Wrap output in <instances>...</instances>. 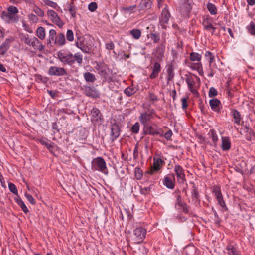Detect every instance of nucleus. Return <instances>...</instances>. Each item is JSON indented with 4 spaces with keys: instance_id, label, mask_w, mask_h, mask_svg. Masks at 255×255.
Segmentation results:
<instances>
[{
    "instance_id": "obj_1",
    "label": "nucleus",
    "mask_w": 255,
    "mask_h": 255,
    "mask_svg": "<svg viewBox=\"0 0 255 255\" xmlns=\"http://www.w3.org/2000/svg\"><path fill=\"white\" fill-rule=\"evenodd\" d=\"M57 55L59 60L64 65L72 66L76 62L79 65H81L83 62V56L79 53L73 54L70 52L65 53L60 51Z\"/></svg>"
},
{
    "instance_id": "obj_2",
    "label": "nucleus",
    "mask_w": 255,
    "mask_h": 255,
    "mask_svg": "<svg viewBox=\"0 0 255 255\" xmlns=\"http://www.w3.org/2000/svg\"><path fill=\"white\" fill-rule=\"evenodd\" d=\"M91 169L93 171H98L106 175L108 173L106 162L101 157H98L93 159L91 162Z\"/></svg>"
},
{
    "instance_id": "obj_3",
    "label": "nucleus",
    "mask_w": 255,
    "mask_h": 255,
    "mask_svg": "<svg viewBox=\"0 0 255 255\" xmlns=\"http://www.w3.org/2000/svg\"><path fill=\"white\" fill-rule=\"evenodd\" d=\"M76 45L84 53H90L93 50V44L90 38H83L80 42H77Z\"/></svg>"
},
{
    "instance_id": "obj_4",
    "label": "nucleus",
    "mask_w": 255,
    "mask_h": 255,
    "mask_svg": "<svg viewBox=\"0 0 255 255\" xmlns=\"http://www.w3.org/2000/svg\"><path fill=\"white\" fill-rule=\"evenodd\" d=\"M146 234V230L143 228H136L133 231V240L135 243L140 244L145 239Z\"/></svg>"
},
{
    "instance_id": "obj_5",
    "label": "nucleus",
    "mask_w": 255,
    "mask_h": 255,
    "mask_svg": "<svg viewBox=\"0 0 255 255\" xmlns=\"http://www.w3.org/2000/svg\"><path fill=\"white\" fill-rule=\"evenodd\" d=\"M95 68L101 77L106 80L110 71L108 65L104 62H101L97 63Z\"/></svg>"
},
{
    "instance_id": "obj_6",
    "label": "nucleus",
    "mask_w": 255,
    "mask_h": 255,
    "mask_svg": "<svg viewBox=\"0 0 255 255\" xmlns=\"http://www.w3.org/2000/svg\"><path fill=\"white\" fill-rule=\"evenodd\" d=\"M164 161L159 157L155 156L153 157V164L152 167L145 173L153 175L155 171H159L162 167Z\"/></svg>"
},
{
    "instance_id": "obj_7",
    "label": "nucleus",
    "mask_w": 255,
    "mask_h": 255,
    "mask_svg": "<svg viewBox=\"0 0 255 255\" xmlns=\"http://www.w3.org/2000/svg\"><path fill=\"white\" fill-rule=\"evenodd\" d=\"M170 17V14L168 9L167 5L162 10L161 15L159 18V23L163 29H166V25L168 23L169 18Z\"/></svg>"
},
{
    "instance_id": "obj_8",
    "label": "nucleus",
    "mask_w": 255,
    "mask_h": 255,
    "mask_svg": "<svg viewBox=\"0 0 255 255\" xmlns=\"http://www.w3.org/2000/svg\"><path fill=\"white\" fill-rule=\"evenodd\" d=\"M91 121L98 124H102L104 122L103 116L100 111L96 107H94L91 111Z\"/></svg>"
},
{
    "instance_id": "obj_9",
    "label": "nucleus",
    "mask_w": 255,
    "mask_h": 255,
    "mask_svg": "<svg viewBox=\"0 0 255 255\" xmlns=\"http://www.w3.org/2000/svg\"><path fill=\"white\" fill-rule=\"evenodd\" d=\"M47 15L51 21L59 28L63 27L64 23L55 11L52 10H48L47 12Z\"/></svg>"
},
{
    "instance_id": "obj_10",
    "label": "nucleus",
    "mask_w": 255,
    "mask_h": 255,
    "mask_svg": "<svg viewBox=\"0 0 255 255\" xmlns=\"http://www.w3.org/2000/svg\"><path fill=\"white\" fill-rule=\"evenodd\" d=\"M48 73L50 76H63L67 75V71L64 68L56 66L50 67Z\"/></svg>"
},
{
    "instance_id": "obj_11",
    "label": "nucleus",
    "mask_w": 255,
    "mask_h": 255,
    "mask_svg": "<svg viewBox=\"0 0 255 255\" xmlns=\"http://www.w3.org/2000/svg\"><path fill=\"white\" fill-rule=\"evenodd\" d=\"M144 132L145 134H149L152 136L159 135L160 137L163 136V131L159 128H154L151 126H146L144 127Z\"/></svg>"
},
{
    "instance_id": "obj_12",
    "label": "nucleus",
    "mask_w": 255,
    "mask_h": 255,
    "mask_svg": "<svg viewBox=\"0 0 255 255\" xmlns=\"http://www.w3.org/2000/svg\"><path fill=\"white\" fill-rule=\"evenodd\" d=\"M174 172L176 175L177 181L179 183L183 184L186 181L184 170L180 165L177 164L174 167Z\"/></svg>"
},
{
    "instance_id": "obj_13",
    "label": "nucleus",
    "mask_w": 255,
    "mask_h": 255,
    "mask_svg": "<svg viewBox=\"0 0 255 255\" xmlns=\"http://www.w3.org/2000/svg\"><path fill=\"white\" fill-rule=\"evenodd\" d=\"M14 40V39L13 37H10L5 39L4 41L0 46V57L2 56H4L6 53L9 49L12 42H13Z\"/></svg>"
},
{
    "instance_id": "obj_14",
    "label": "nucleus",
    "mask_w": 255,
    "mask_h": 255,
    "mask_svg": "<svg viewBox=\"0 0 255 255\" xmlns=\"http://www.w3.org/2000/svg\"><path fill=\"white\" fill-rule=\"evenodd\" d=\"M175 175L172 173L169 176L165 177L163 183L168 188L173 189L175 187Z\"/></svg>"
},
{
    "instance_id": "obj_15",
    "label": "nucleus",
    "mask_w": 255,
    "mask_h": 255,
    "mask_svg": "<svg viewBox=\"0 0 255 255\" xmlns=\"http://www.w3.org/2000/svg\"><path fill=\"white\" fill-rule=\"evenodd\" d=\"M120 134V128L116 124L112 125L111 128V140L112 142L114 141L119 136Z\"/></svg>"
},
{
    "instance_id": "obj_16",
    "label": "nucleus",
    "mask_w": 255,
    "mask_h": 255,
    "mask_svg": "<svg viewBox=\"0 0 255 255\" xmlns=\"http://www.w3.org/2000/svg\"><path fill=\"white\" fill-rule=\"evenodd\" d=\"M1 18L7 23H10V22H17L18 21L17 16L13 15L8 12L3 11L1 15Z\"/></svg>"
},
{
    "instance_id": "obj_17",
    "label": "nucleus",
    "mask_w": 255,
    "mask_h": 255,
    "mask_svg": "<svg viewBox=\"0 0 255 255\" xmlns=\"http://www.w3.org/2000/svg\"><path fill=\"white\" fill-rule=\"evenodd\" d=\"M209 104L213 111L217 112L218 113L221 112L222 107L220 106L221 104L219 100L217 98L211 99L209 101Z\"/></svg>"
},
{
    "instance_id": "obj_18",
    "label": "nucleus",
    "mask_w": 255,
    "mask_h": 255,
    "mask_svg": "<svg viewBox=\"0 0 255 255\" xmlns=\"http://www.w3.org/2000/svg\"><path fill=\"white\" fill-rule=\"evenodd\" d=\"M161 65L158 62H155L153 67H152V73L149 75V78L151 79H154L158 76L159 73L161 71Z\"/></svg>"
},
{
    "instance_id": "obj_19",
    "label": "nucleus",
    "mask_w": 255,
    "mask_h": 255,
    "mask_svg": "<svg viewBox=\"0 0 255 255\" xmlns=\"http://www.w3.org/2000/svg\"><path fill=\"white\" fill-rule=\"evenodd\" d=\"M152 2L151 0H141L138 6L140 11H146L151 8Z\"/></svg>"
},
{
    "instance_id": "obj_20",
    "label": "nucleus",
    "mask_w": 255,
    "mask_h": 255,
    "mask_svg": "<svg viewBox=\"0 0 255 255\" xmlns=\"http://www.w3.org/2000/svg\"><path fill=\"white\" fill-rule=\"evenodd\" d=\"M185 81L188 85L190 91L194 94H198L197 90L194 88L195 82L192 77H187Z\"/></svg>"
},
{
    "instance_id": "obj_21",
    "label": "nucleus",
    "mask_w": 255,
    "mask_h": 255,
    "mask_svg": "<svg viewBox=\"0 0 255 255\" xmlns=\"http://www.w3.org/2000/svg\"><path fill=\"white\" fill-rule=\"evenodd\" d=\"M32 39V43L30 46H32L34 49L38 50L40 51H42L44 49V46L36 37H33Z\"/></svg>"
},
{
    "instance_id": "obj_22",
    "label": "nucleus",
    "mask_w": 255,
    "mask_h": 255,
    "mask_svg": "<svg viewBox=\"0 0 255 255\" xmlns=\"http://www.w3.org/2000/svg\"><path fill=\"white\" fill-rule=\"evenodd\" d=\"M154 110H152L150 113L146 112L141 114L139 117V121L141 123L145 125L147 122L149 121L152 118V114L153 113Z\"/></svg>"
},
{
    "instance_id": "obj_23",
    "label": "nucleus",
    "mask_w": 255,
    "mask_h": 255,
    "mask_svg": "<svg viewBox=\"0 0 255 255\" xmlns=\"http://www.w3.org/2000/svg\"><path fill=\"white\" fill-rule=\"evenodd\" d=\"M231 147V143L230 139L227 137H222V144L221 148L223 151L229 150Z\"/></svg>"
},
{
    "instance_id": "obj_24",
    "label": "nucleus",
    "mask_w": 255,
    "mask_h": 255,
    "mask_svg": "<svg viewBox=\"0 0 255 255\" xmlns=\"http://www.w3.org/2000/svg\"><path fill=\"white\" fill-rule=\"evenodd\" d=\"M84 92L86 96L90 97L97 98L98 97L97 91L93 87H86L85 89Z\"/></svg>"
},
{
    "instance_id": "obj_25",
    "label": "nucleus",
    "mask_w": 255,
    "mask_h": 255,
    "mask_svg": "<svg viewBox=\"0 0 255 255\" xmlns=\"http://www.w3.org/2000/svg\"><path fill=\"white\" fill-rule=\"evenodd\" d=\"M231 115L233 116L234 122L238 125H240L241 120L240 113L237 110L233 109L231 111Z\"/></svg>"
},
{
    "instance_id": "obj_26",
    "label": "nucleus",
    "mask_w": 255,
    "mask_h": 255,
    "mask_svg": "<svg viewBox=\"0 0 255 255\" xmlns=\"http://www.w3.org/2000/svg\"><path fill=\"white\" fill-rule=\"evenodd\" d=\"M196 248L194 246H187L184 250V255H195Z\"/></svg>"
},
{
    "instance_id": "obj_27",
    "label": "nucleus",
    "mask_w": 255,
    "mask_h": 255,
    "mask_svg": "<svg viewBox=\"0 0 255 255\" xmlns=\"http://www.w3.org/2000/svg\"><path fill=\"white\" fill-rule=\"evenodd\" d=\"M65 43V37L64 34L60 33L58 34L57 38L55 41V44H57L58 46H62Z\"/></svg>"
},
{
    "instance_id": "obj_28",
    "label": "nucleus",
    "mask_w": 255,
    "mask_h": 255,
    "mask_svg": "<svg viewBox=\"0 0 255 255\" xmlns=\"http://www.w3.org/2000/svg\"><path fill=\"white\" fill-rule=\"evenodd\" d=\"M167 80L168 83L172 81L174 77V68L172 65H169L167 69Z\"/></svg>"
},
{
    "instance_id": "obj_29",
    "label": "nucleus",
    "mask_w": 255,
    "mask_h": 255,
    "mask_svg": "<svg viewBox=\"0 0 255 255\" xmlns=\"http://www.w3.org/2000/svg\"><path fill=\"white\" fill-rule=\"evenodd\" d=\"M84 78L86 82H94L96 81V78L95 75L89 72H86L84 74Z\"/></svg>"
},
{
    "instance_id": "obj_30",
    "label": "nucleus",
    "mask_w": 255,
    "mask_h": 255,
    "mask_svg": "<svg viewBox=\"0 0 255 255\" xmlns=\"http://www.w3.org/2000/svg\"><path fill=\"white\" fill-rule=\"evenodd\" d=\"M15 201L17 203V204L20 207L22 210L25 213H27L29 212V210L27 208L26 206L24 204V202L22 201V200L20 198H15Z\"/></svg>"
},
{
    "instance_id": "obj_31",
    "label": "nucleus",
    "mask_w": 255,
    "mask_h": 255,
    "mask_svg": "<svg viewBox=\"0 0 255 255\" xmlns=\"http://www.w3.org/2000/svg\"><path fill=\"white\" fill-rule=\"evenodd\" d=\"M57 38L56 32L54 29H51L49 31V35L47 45L51 44L52 42L55 43V41Z\"/></svg>"
},
{
    "instance_id": "obj_32",
    "label": "nucleus",
    "mask_w": 255,
    "mask_h": 255,
    "mask_svg": "<svg viewBox=\"0 0 255 255\" xmlns=\"http://www.w3.org/2000/svg\"><path fill=\"white\" fill-rule=\"evenodd\" d=\"M213 193L214 194L217 200L223 197L220 188L218 186L216 185L213 186Z\"/></svg>"
},
{
    "instance_id": "obj_33",
    "label": "nucleus",
    "mask_w": 255,
    "mask_h": 255,
    "mask_svg": "<svg viewBox=\"0 0 255 255\" xmlns=\"http://www.w3.org/2000/svg\"><path fill=\"white\" fill-rule=\"evenodd\" d=\"M37 36L41 40H43L45 38V30L42 27H39L36 30Z\"/></svg>"
},
{
    "instance_id": "obj_34",
    "label": "nucleus",
    "mask_w": 255,
    "mask_h": 255,
    "mask_svg": "<svg viewBox=\"0 0 255 255\" xmlns=\"http://www.w3.org/2000/svg\"><path fill=\"white\" fill-rule=\"evenodd\" d=\"M207 8L211 15H215L217 14V9L214 4L208 3L207 4Z\"/></svg>"
},
{
    "instance_id": "obj_35",
    "label": "nucleus",
    "mask_w": 255,
    "mask_h": 255,
    "mask_svg": "<svg viewBox=\"0 0 255 255\" xmlns=\"http://www.w3.org/2000/svg\"><path fill=\"white\" fill-rule=\"evenodd\" d=\"M208 135L209 136V138H212V140L213 142V143L216 145V142H217L218 138V136L216 133L214 129H210L209 130Z\"/></svg>"
},
{
    "instance_id": "obj_36",
    "label": "nucleus",
    "mask_w": 255,
    "mask_h": 255,
    "mask_svg": "<svg viewBox=\"0 0 255 255\" xmlns=\"http://www.w3.org/2000/svg\"><path fill=\"white\" fill-rule=\"evenodd\" d=\"M190 59L192 61H200L201 59V55L198 53L191 52L190 54Z\"/></svg>"
},
{
    "instance_id": "obj_37",
    "label": "nucleus",
    "mask_w": 255,
    "mask_h": 255,
    "mask_svg": "<svg viewBox=\"0 0 255 255\" xmlns=\"http://www.w3.org/2000/svg\"><path fill=\"white\" fill-rule=\"evenodd\" d=\"M130 34L135 39H138L141 37V31L138 29H134L130 31Z\"/></svg>"
},
{
    "instance_id": "obj_38",
    "label": "nucleus",
    "mask_w": 255,
    "mask_h": 255,
    "mask_svg": "<svg viewBox=\"0 0 255 255\" xmlns=\"http://www.w3.org/2000/svg\"><path fill=\"white\" fill-rule=\"evenodd\" d=\"M246 135V139L248 141H251L252 140L255 139V132L254 131L253 129H250V130L247 132Z\"/></svg>"
},
{
    "instance_id": "obj_39",
    "label": "nucleus",
    "mask_w": 255,
    "mask_h": 255,
    "mask_svg": "<svg viewBox=\"0 0 255 255\" xmlns=\"http://www.w3.org/2000/svg\"><path fill=\"white\" fill-rule=\"evenodd\" d=\"M192 197L193 198H194L196 201H199V194L197 190V188L193 185V189L191 192Z\"/></svg>"
},
{
    "instance_id": "obj_40",
    "label": "nucleus",
    "mask_w": 255,
    "mask_h": 255,
    "mask_svg": "<svg viewBox=\"0 0 255 255\" xmlns=\"http://www.w3.org/2000/svg\"><path fill=\"white\" fill-rule=\"evenodd\" d=\"M135 89L134 88H132L130 86L127 87L124 90V93H125V94L128 97H130L133 95L135 93Z\"/></svg>"
},
{
    "instance_id": "obj_41",
    "label": "nucleus",
    "mask_w": 255,
    "mask_h": 255,
    "mask_svg": "<svg viewBox=\"0 0 255 255\" xmlns=\"http://www.w3.org/2000/svg\"><path fill=\"white\" fill-rule=\"evenodd\" d=\"M247 29L249 33L252 35H255V24L251 22L248 26Z\"/></svg>"
},
{
    "instance_id": "obj_42",
    "label": "nucleus",
    "mask_w": 255,
    "mask_h": 255,
    "mask_svg": "<svg viewBox=\"0 0 255 255\" xmlns=\"http://www.w3.org/2000/svg\"><path fill=\"white\" fill-rule=\"evenodd\" d=\"M152 185H150L148 187H145L144 188H140V193L143 195L149 194L152 189Z\"/></svg>"
},
{
    "instance_id": "obj_43",
    "label": "nucleus",
    "mask_w": 255,
    "mask_h": 255,
    "mask_svg": "<svg viewBox=\"0 0 255 255\" xmlns=\"http://www.w3.org/2000/svg\"><path fill=\"white\" fill-rule=\"evenodd\" d=\"M73 2H72L70 4H69V6L68 7V11L70 13L72 17H76V7L73 5Z\"/></svg>"
},
{
    "instance_id": "obj_44",
    "label": "nucleus",
    "mask_w": 255,
    "mask_h": 255,
    "mask_svg": "<svg viewBox=\"0 0 255 255\" xmlns=\"http://www.w3.org/2000/svg\"><path fill=\"white\" fill-rule=\"evenodd\" d=\"M8 188L9 190L13 193L14 194L16 195H18V190L16 186L14 184L12 183H9L8 184Z\"/></svg>"
},
{
    "instance_id": "obj_45",
    "label": "nucleus",
    "mask_w": 255,
    "mask_h": 255,
    "mask_svg": "<svg viewBox=\"0 0 255 255\" xmlns=\"http://www.w3.org/2000/svg\"><path fill=\"white\" fill-rule=\"evenodd\" d=\"M226 249L228 251V254L230 255H234L236 252L237 251V249L234 247L233 245H228Z\"/></svg>"
},
{
    "instance_id": "obj_46",
    "label": "nucleus",
    "mask_w": 255,
    "mask_h": 255,
    "mask_svg": "<svg viewBox=\"0 0 255 255\" xmlns=\"http://www.w3.org/2000/svg\"><path fill=\"white\" fill-rule=\"evenodd\" d=\"M142 171L138 167L135 168V176L137 180H140L142 177Z\"/></svg>"
},
{
    "instance_id": "obj_47",
    "label": "nucleus",
    "mask_w": 255,
    "mask_h": 255,
    "mask_svg": "<svg viewBox=\"0 0 255 255\" xmlns=\"http://www.w3.org/2000/svg\"><path fill=\"white\" fill-rule=\"evenodd\" d=\"M150 38L154 43H156L159 41L160 35L158 33H152L150 34Z\"/></svg>"
},
{
    "instance_id": "obj_48",
    "label": "nucleus",
    "mask_w": 255,
    "mask_h": 255,
    "mask_svg": "<svg viewBox=\"0 0 255 255\" xmlns=\"http://www.w3.org/2000/svg\"><path fill=\"white\" fill-rule=\"evenodd\" d=\"M212 211L214 213V215L215 223L217 225H219L220 223V222H221V220L219 218V217L216 211L215 210V209L213 207L212 208Z\"/></svg>"
},
{
    "instance_id": "obj_49",
    "label": "nucleus",
    "mask_w": 255,
    "mask_h": 255,
    "mask_svg": "<svg viewBox=\"0 0 255 255\" xmlns=\"http://www.w3.org/2000/svg\"><path fill=\"white\" fill-rule=\"evenodd\" d=\"M218 204L220 205V206L223 208L224 211H227L228 208L227 207L225 202L223 199V197H222L220 199H218L217 200Z\"/></svg>"
},
{
    "instance_id": "obj_50",
    "label": "nucleus",
    "mask_w": 255,
    "mask_h": 255,
    "mask_svg": "<svg viewBox=\"0 0 255 255\" xmlns=\"http://www.w3.org/2000/svg\"><path fill=\"white\" fill-rule=\"evenodd\" d=\"M45 3L47 5L51 6L54 8H55V9H56L57 10H58V9H60V8L57 6V3L54 2H53L49 0H47L46 1H45Z\"/></svg>"
},
{
    "instance_id": "obj_51",
    "label": "nucleus",
    "mask_w": 255,
    "mask_h": 255,
    "mask_svg": "<svg viewBox=\"0 0 255 255\" xmlns=\"http://www.w3.org/2000/svg\"><path fill=\"white\" fill-rule=\"evenodd\" d=\"M140 125L138 122L135 123L131 128V131L134 133H137L139 130Z\"/></svg>"
},
{
    "instance_id": "obj_52",
    "label": "nucleus",
    "mask_w": 255,
    "mask_h": 255,
    "mask_svg": "<svg viewBox=\"0 0 255 255\" xmlns=\"http://www.w3.org/2000/svg\"><path fill=\"white\" fill-rule=\"evenodd\" d=\"M7 10L9 13H10L13 15H15L18 13V10L17 8L13 6H9Z\"/></svg>"
},
{
    "instance_id": "obj_53",
    "label": "nucleus",
    "mask_w": 255,
    "mask_h": 255,
    "mask_svg": "<svg viewBox=\"0 0 255 255\" xmlns=\"http://www.w3.org/2000/svg\"><path fill=\"white\" fill-rule=\"evenodd\" d=\"M66 38L67 40L72 41L74 39L73 32L71 30H68L66 33Z\"/></svg>"
},
{
    "instance_id": "obj_54",
    "label": "nucleus",
    "mask_w": 255,
    "mask_h": 255,
    "mask_svg": "<svg viewBox=\"0 0 255 255\" xmlns=\"http://www.w3.org/2000/svg\"><path fill=\"white\" fill-rule=\"evenodd\" d=\"M149 100L153 102H157L158 100L157 96L150 92H149Z\"/></svg>"
},
{
    "instance_id": "obj_55",
    "label": "nucleus",
    "mask_w": 255,
    "mask_h": 255,
    "mask_svg": "<svg viewBox=\"0 0 255 255\" xmlns=\"http://www.w3.org/2000/svg\"><path fill=\"white\" fill-rule=\"evenodd\" d=\"M217 95V91L214 87H211L209 89L208 95L209 97L211 98L216 96Z\"/></svg>"
},
{
    "instance_id": "obj_56",
    "label": "nucleus",
    "mask_w": 255,
    "mask_h": 255,
    "mask_svg": "<svg viewBox=\"0 0 255 255\" xmlns=\"http://www.w3.org/2000/svg\"><path fill=\"white\" fill-rule=\"evenodd\" d=\"M97 8V4L96 2H91L88 5V9L91 11H95Z\"/></svg>"
},
{
    "instance_id": "obj_57",
    "label": "nucleus",
    "mask_w": 255,
    "mask_h": 255,
    "mask_svg": "<svg viewBox=\"0 0 255 255\" xmlns=\"http://www.w3.org/2000/svg\"><path fill=\"white\" fill-rule=\"evenodd\" d=\"M25 196L27 199V200L32 204L34 205L35 204V200L33 197V196L28 194V193H25Z\"/></svg>"
},
{
    "instance_id": "obj_58",
    "label": "nucleus",
    "mask_w": 255,
    "mask_h": 255,
    "mask_svg": "<svg viewBox=\"0 0 255 255\" xmlns=\"http://www.w3.org/2000/svg\"><path fill=\"white\" fill-rule=\"evenodd\" d=\"M183 203L182 202V199L181 195L180 194H178L176 196V200L175 202V207L177 205H178L180 206V205H182V204Z\"/></svg>"
},
{
    "instance_id": "obj_59",
    "label": "nucleus",
    "mask_w": 255,
    "mask_h": 255,
    "mask_svg": "<svg viewBox=\"0 0 255 255\" xmlns=\"http://www.w3.org/2000/svg\"><path fill=\"white\" fill-rule=\"evenodd\" d=\"M179 207L182 208V211L184 213L188 214L189 213L190 207L186 203H183L182 205H180Z\"/></svg>"
},
{
    "instance_id": "obj_60",
    "label": "nucleus",
    "mask_w": 255,
    "mask_h": 255,
    "mask_svg": "<svg viewBox=\"0 0 255 255\" xmlns=\"http://www.w3.org/2000/svg\"><path fill=\"white\" fill-rule=\"evenodd\" d=\"M34 11L40 17H43L44 15V11L38 7H35Z\"/></svg>"
},
{
    "instance_id": "obj_61",
    "label": "nucleus",
    "mask_w": 255,
    "mask_h": 255,
    "mask_svg": "<svg viewBox=\"0 0 255 255\" xmlns=\"http://www.w3.org/2000/svg\"><path fill=\"white\" fill-rule=\"evenodd\" d=\"M206 19H204L202 22V24L204 26V29L206 31H211L212 28H213V25L212 24H209V25H206Z\"/></svg>"
},
{
    "instance_id": "obj_62",
    "label": "nucleus",
    "mask_w": 255,
    "mask_h": 255,
    "mask_svg": "<svg viewBox=\"0 0 255 255\" xmlns=\"http://www.w3.org/2000/svg\"><path fill=\"white\" fill-rule=\"evenodd\" d=\"M105 47L108 50H113L115 48V45L112 41H110L109 43H106Z\"/></svg>"
},
{
    "instance_id": "obj_63",
    "label": "nucleus",
    "mask_w": 255,
    "mask_h": 255,
    "mask_svg": "<svg viewBox=\"0 0 255 255\" xmlns=\"http://www.w3.org/2000/svg\"><path fill=\"white\" fill-rule=\"evenodd\" d=\"M32 37L29 38L28 37L24 36L23 38L24 42L29 46H31L32 41Z\"/></svg>"
},
{
    "instance_id": "obj_64",
    "label": "nucleus",
    "mask_w": 255,
    "mask_h": 255,
    "mask_svg": "<svg viewBox=\"0 0 255 255\" xmlns=\"http://www.w3.org/2000/svg\"><path fill=\"white\" fill-rule=\"evenodd\" d=\"M172 135V130L169 129L168 131H167L164 135V137L167 140H169L171 139V137Z\"/></svg>"
}]
</instances>
